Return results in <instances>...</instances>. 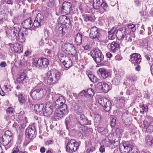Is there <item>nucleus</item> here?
Listing matches in <instances>:
<instances>
[{
  "instance_id": "nucleus-1",
  "label": "nucleus",
  "mask_w": 153,
  "mask_h": 153,
  "mask_svg": "<svg viewBox=\"0 0 153 153\" xmlns=\"http://www.w3.org/2000/svg\"><path fill=\"white\" fill-rule=\"evenodd\" d=\"M46 93L45 90L44 89L43 83H39L30 91V95L35 100H40L43 97Z\"/></svg>"
},
{
  "instance_id": "nucleus-2",
  "label": "nucleus",
  "mask_w": 153,
  "mask_h": 153,
  "mask_svg": "<svg viewBox=\"0 0 153 153\" xmlns=\"http://www.w3.org/2000/svg\"><path fill=\"white\" fill-rule=\"evenodd\" d=\"M60 73L55 69H52L47 72V81L49 85H53L60 79Z\"/></svg>"
},
{
  "instance_id": "nucleus-3",
  "label": "nucleus",
  "mask_w": 153,
  "mask_h": 153,
  "mask_svg": "<svg viewBox=\"0 0 153 153\" xmlns=\"http://www.w3.org/2000/svg\"><path fill=\"white\" fill-rule=\"evenodd\" d=\"M52 99L55 102V108H68L67 105L65 104V99L60 94H55L52 96Z\"/></svg>"
},
{
  "instance_id": "nucleus-4",
  "label": "nucleus",
  "mask_w": 153,
  "mask_h": 153,
  "mask_svg": "<svg viewBox=\"0 0 153 153\" xmlns=\"http://www.w3.org/2000/svg\"><path fill=\"white\" fill-rule=\"evenodd\" d=\"M61 11L62 14L72 15L76 13L77 9L72 5L71 3L65 1L62 4Z\"/></svg>"
},
{
  "instance_id": "nucleus-5",
  "label": "nucleus",
  "mask_w": 153,
  "mask_h": 153,
  "mask_svg": "<svg viewBox=\"0 0 153 153\" xmlns=\"http://www.w3.org/2000/svg\"><path fill=\"white\" fill-rule=\"evenodd\" d=\"M79 142H76L74 139H71L68 141L66 148L67 152L73 153L76 151L78 149L80 145Z\"/></svg>"
},
{
  "instance_id": "nucleus-6",
  "label": "nucleus",
  "mask_w": 153,
  "mask_h": 153,
  "mask_svg": "<svg viewBox=\"0 0 153 153\" xmlns=\"http://www.w3.org/2000/svg\"><path fill=\"white\" fill-rule=\"evenodd\" d=\"M134 145L129 142L120 144L119 149L121 153H130L135 149Z\"/></svg>"
},
{
  "instance_id": "nucleus-7",
  "label": "nucleus",
  "mask_w": 153,
  "mask_h": 153,
  "mask_svg": "<svg viewBox=\"0 0 153 153\" xmlns=\"http://www.w3.org/2000/svg\"><path fill=\"white\" fill-rule=\"evenodd\" d=\"M89 37L92 39L99 41L101 39L102 35L99 29L96 26L91 27L90 30Z\"/></svg>"
},
{
  "instance_id": "nucleus-8",
  "label": "nucleus",
  "mask_w": 153,
  "mask_h": 153,
  "mask_svg": "<svg viewBox=\"0 0 153 153\" xmlns=\"http://www.w3.org/2000/svg\"><path fill=\"white\" fill-rule=\"evenodd\" d=\"M16 26V25H15L13 27H11L10 29L6 30L7 36L9 38H10L12 40L16 39L18 33H19L20 30V28Z\"/></svg>"
},
{
  "instance_id": "nucleus-9",
  "label": "nucleus",
  "mask_w": 153,
  "mask_h": 153,
  "mask_svg": "<svg viewBox=\"0 0 153 153\" xmlns=\"http://www.w3.org/2000/svg\"><path fill=\"white\" fill-rule=\"evenodd\" d=\"M59 58L65 68H69L72 65V62L71 58L65 54L60 53L59 55Z\"/></svg>"
},
{
  "instance_id": "nucleus-10",
  "label": "nucleus",
  "mask_w": 153,
  "mask_h": 153,
  "mask_svg": "<svg viewBox=\"0 0 153 153\" xmlns=\"http://www.w3.org/2000/svg\"><path fill=\"white\" fill-rule=\"evenodd\" d=\"M36 128L33 124L29 126L26 129V136L30 140L34 139L36 136Z\"/></svg>"
},
{
  "instance_id": "nucleus-11",
  "label": "nucleus",
  "mask_w": 153,
  "mask_h": 153,
  "mask_svg": "<svg viewBox=\"0 0 153 153\" xmlns=\"http://www.w3.org/2000/svg\"><path fill=\"white\" fill-rule=\"evenodd\" d=\"M64 46L65 49L66 53L72 56H76L77 51L73 44L68 43L65 44Z\"/></svg>"
},
{
  "instance_id": "nucleus-12",
  "label": "nucleus",
  "mask_w": 153,
  "mask_h": 153,
  "mask_svg": "<svg viewBox=\"0 0 153 153\" xmlns=\"http://www.w3.org/2000/svg\"><path fill=\"white\" fill-rule=\"evenodd\" d=\"M13 139V137L8 136H7L2 135L0 138V142L2 144L5 146V148H8L12 145V141Z\"/></svg>"
},
{
  "instance_id": "nucleus-13",
  "label": "nucleus",
  "mask_w": 153,
  "mask_h": 153,
  "mask_svg": "<svg viewBox=\"0 0 153 153\" xmlns=\"http://www.w3.org/2000/svg\"><path fill=\"white\" fill-rule=\"evenodd\" d=\"M54 109V108L52 103L50 102H47L43 111V114L46 117L51 115Z\"/></svg>"
},
{
  "instance_id": "nucleus-14",
  "label": "nucleus",
  "mask_w": 153,
  "mask_h": 153,
  "mask_svg": "<svg viewBox=\"0 0 153 153\" xmlns=\"http://www.w3.org/2000/svg\"><path fill=\"white\" fill-rule=\"evenodd\" d=\"M54 113L55 115L60 118H62L68 112V108H56Z\"/></svg>"
},
{
  "instance_id": "nucleus-15",
  "label": "nucleus",
  "mask_w": 153,
  "mask_h": 153,
  "mask_svg": "<svg viewBox=\"0 0 153 153\" xmlns=\"http://www.w3.org/2000/svg\"><path fill=\"white\" fill-rule=\"evenodd\" d=\"M126 29L125 27L119 29L116 32L117 38L119 40L125 38L126 33Z\"/></svg>"
},
{
  "instance_id": "nucleus-16",
  "label": "nucleus",
  "mask_w": 153,
  "mask_h": 153,
  "mask_svg": "<svg viewBox=\"0 0 153 153\" xmlns=\"http://www.w3.org/2000/svg\"><path fill=\"white\" fill-rule=\"evenodd\" d=\"M77 120L79 123L82 126L90 125L91 124V121H89L84 114H82L81 116H78Z\"/></svg>"
},
{
  "instance_id": "nucleus-17",
  "label": "nucleus",
  "mask_w": 153,
  "mask_h": 153,
  "mask_svg": "<svg viewBox=\"0 0 153 153\" xmlns=\"http://www.w3.org/2000/svg\"><path fill=\"white\" fill-rule=\"evenodd\" d=\"M141 58L140 54L134 53L131 55L129 60L132 63L139 64L141 61Z\"/></svg>"
},
{
  "instance_id": "nucleus-18",
  "label": "nucleus",
  "mask_w": 153,
  "mask_h": 153,
  "mask_svg": "<svg viewBox=\"0 0 153 153\" xmlns=\"http://www.w3.org/2000/svg\"><path fill=\"white\" fill-rule=\"evenodd\" d=\"M9 46L11 48V51L16 53H20L22 51V46L21 44H13L11 43H9Z\"/></svg>"
},
{
  "instance_id": "nucleus-19",
  "label": "nucleus",
  "mask_w": 153,
  "mask_h": 153,
  "mask_svg": "<svg viewBox=\"0 0 153 153\" xmlns=\"http://www.w3.org/2000/svg\"><path fill=\"white\" fill-rule=\"evenodd\" d=\"M97 85L102 90V91L105 93L107 92L111 89V86H109L107 84L104 82H98Z\"/></svg>"
},
{
  "instance_id": "nucleus-20",
  "label": "nucleus",
  "mask_w": 153,
  "mask_h": 153,
  "mask_svg": "<svg viewBox=\"0 0 153 153\" xmlns=\"http://www.w3.org/2000/svg\"><path fill=\"white\" fill-rule=\"evenodd\" d=\"M75 119L72 116L70 115L66 118L65 120V124L67 129L73 126L74 124Z\"/></svg>"
},
{
  "instance_id": "nucleus-21",
  "label": "nucleus",
  "mask_w": 153,
  "mask_h": 153,
  "mask_svg": "<svg viewBox=\"0 0 153 153\" xmlns=\"http://www.w3.org/2000/svg\"><path fill=\"white\" fill-rule=\"evenodd\" d=\"M60 23L67 27L70 26L71 24V21L70 18L65 16H62L59 18Z\"/></svg>"
},
{
  "instance_id": "nucleus-22",
  "label": "nucleus",
  "mask_w": 153,
  "mask_h": 153,
  "mask_svg": "<svg viewBox=\"0 0 153 153\" xmlns=\"http://www.w3.org/2000/svg\"><path fill=\"white\" fill-rule=\"evenodd\" d=\"M33 22L31 18L25 20L22 23L23 27L26 29L30 28L33 26Z\"/></svg>"
},
{
  "instance_id": "nucleus-23",
  "label": "nucleus",
  "mask_w": 153,
  "mask_h": 153,
  "mask_svg": "<svg viewBox=\"0 0 153 153\" xmlns=\"http://www.w3.org/2000/svg\"><path fill=\"white\" fill-rule=\"evenodd\" d=\"M85 36L83 35L78 33L76 36L75 39L76 45H81L82 43V39Z\"/></svg>"
},
{
  "instance_id": "nucleus-24",
  "label": "nucleus",
  "mask_w": 153,
  "mask_h": 153,
  "mask_svg": "<svg viewBox=\"0 0 153 153\" xmlns=\"http://www.w3.org/2000/svg\"><path fill=\"white\" fill-rule=\"evenodd\" d=\"M101 77L103 79H105L110 75V73L104 68H100L99 69Z\"/></svg>"
},
{
  "instance_id": "nucleus-25",
  "label": "nucleus",
  "mask_w": 153,
  "mask_h": 153,
  "mask_svg": "<svg viewBox=\"0 0 153 153\" xmlns=\"http://www.w3.org/2000/svg\"><path fill=\"white\" fill-rule=\"evenodd\" d=\"M42 62L41 57L36 58L34 60L33 65L35 67L39 69H42Z\"/></svg>"
},
{
  "instance_id": "nucleus-26",
  "label": "nucleus",
  "mask_w": 153,
  "mask_h": 153,
  "mask_svg": "<svg viewBox=\"0 0 153 153\" xmlns=\"http://www.w3.org/2000/svg\"><path fill=\"white\" fill-rule=\"evenodd\" d=\"M116 31V28L115 27H113L111 30L108 32V38L110 40L114 39L115 37H117Z\"/></svg>"
},
{
  "instance_id": "nucleus-27",
  "label": "nucleus",
  "mask_w": 153,
  "mask_h": 153,
  "mask_svg": "<svg viewBox=\"0 0 153 153\" xmlns=\"http://www.w3.org/2000/svg\"><path fill=\"white\" fill-rule=\"evenodd\" d=\"M19 33H18L17 38L16 39H18L19 42L21 43L24 42H25L26 40L25 36L20 30Z\"/></svg>"
},
{
  "instance_id": "nucleus-28",
  "label": "nucleus",
  "mask_w": 153,
  "mask_h": 153,
  "mask_svg": "<svg viewBox=\"0 0 153 153\" xmlns=\"http://www.w3.org/2000/svg\"><path fill=\"white\" fill-rule=\"evenodd\" d=\"M91 56L93 59L98 55H100L102 53V52L98 48L93 49L91 52ZM101 56V55H100Z\"/></svg>"
},
{
  "instance_id": "nucleus-29",
  "label": "nucleus",
  "mask_w": 153,
  "mask_h": 153,
  "mask_svg": "<svg viewBox=\"0 0 153 153\" xmlns=\"http://www.w3.org/2000/svg\"><path fill=\"white\" fill-rule=\"evenodd\" d=\"M109 44H108V46L113 52H115L116 50L118 49L120 46L119 44L115 42H112L110 46Z\"/></svg>"
},
{
  "instance_id": "nucleus-30",
  "label": "nucleus",
  "mask_w": 153,
  "mask_h": 153,
  "mask_svg": "<svg viewBox=\"0 0 153 153\" xmlns=\"http://www.w3.org/2000/svg\"><path fill=\"white\" fill-rule=\"evenodd\" d=\"M102 8V10H99V12L101 13H102L105 12L107 11L108 10V5L107 3H106L105 1L102 0V3L101 5H100V8L101 9Z\"/></svg>"
},
{
  "instance_id": "nucleus-31",
  "label": "nucleus",
  "mask_w": 153,
  "mask_h": 153,
  "mask_svg": "<svg viewBox=\"0 0 153 153\" xmlns=\"http://www.w3.org/2000/svg\"><path fill=\"white\" fill-rule=\"evenodd\" d=\"M26 74L24 71L20 73L19 76L16 79L17 81L19 83H22L26 78Z\"/></svg>"
},
{
  "instance_id": "nucleus-32",
  "label": "nucleus",
  "mask_w": 153,
  "mask_h": 153,
  "mask_svg": "<svg viewBox=\"0 0 153 153\" xmlns=\"http://www.w3.org/2000/svg\"><path fill=\"white\" fill-rule=\"evenodd\" d=\"M19 122L21 124L23 125H25L27 123V118L24 115H20L18 117Z\"/></svg>"
},
{
  "instance_id": "nucleus-33",
  "label": "nucleus",
  "mask_w": 153,
  "mask_h": 153,
  "mask_svg": "<svg viewBox=\"0 0 153 153\" xmlns=\"http://www.w3.org/2000/svg\"><path fill=\"white\" fill-rule=\"evenodd\" d=\"M41 60H42V69L47 67L49 65L48 59L45 58L41 57Z\"/></svg>"
},
{
  "instance_id": "nucleus-34",
  "label": "nucleus",
  "mask_w": 153,
  "mask_h": 153,
  "mask_svg": "<svg viewBox=\"0 0 153 153\" xmlns=\"http://www.w3.org/2000/svg\"><path fill=\"white\" fill-rule=\"evenodd\" d=\"M145 142L148 146H151L153 144V138L150 136L147 135L145 137Z\"/></svg>"
},
{
  "instance_id": "nucleus-35",
  "label": "nucleus",
  "mask_w": 153,
  "mask_h": 153,
  "mask_svg": "<svg viewBox=\"0 0 153 153\" xmlns=\"http://www.w3.org/2000/svg\"><path fill=\"white\" fill-rule=\"evenodd\" d=\"M111 102L108 100V101L107 102H105L104 104V105L102 106L104 108L105 110L106 111H109L111 108Z\"/></svg>"
},
{
  "instance_id": "nucleus-36",
  "label": "nucleus",
  "mask_w": 153,
  "mask_h": 153,
  "mask_svg": "<svg viewBox=\"0 0 153 153\" xmlns=\"http://www.w3.org/2000/svg\"><path fill=\"white\" fill-rule=\"evenodd\" d=\"M135 35L134 32H130L129 34H127L125 37L128 42H131L133 39L135 37Z\"/></svg>"
},
{
  "instance_id": "nucleus-37",
  "label": "nucleus",
  "mask_w": 153,
  "mask_h": 153,
  "mask_svg": "<svg viewBox=\"0 0 153 153\" xmlns=\"http://www.w3.org/2000/svg\"><path fill=\"white\" fill-rule=\"evenodd\" d=\"M93 7L95 9L98 10L100 8V0H93Z\"/></svg>"
},
{
  "instance_id": "nucleus-38",
  "label": "nucleus",
  "mask_w": 153,
  "mask_h": 153,
  "mask_svg": "<svg viewBox=\"0 0 153 153\" xmlns=\"http://www.w3.org/2000/svg\"><path fill=\"white\" fill-rule=\"evenodd\" d=\"M101 56L100 55H98L95 58H93L94 60L96 62V63H99L103 61L104 59V55L102 54H100Z\"/></svg>"
},
{
  "instance_id": "nucleus-39",
  "label": "nucleus",
  "mask_w": 153,
  "mask_h": 153,
  "mask_svg": "<svg viewBox=\"0 0 153 153\" xmlns=\"http://www.w3.org/2000/svg\"><path fill=\"white\" fill-rule=\"evenodd\" d=\"M43 105L42 104L41 105H36L34 106V110L37 112H40L41 111L43 112Z\"/></svg>"
},
{
  "instance_id": "nucleus-40",
  "label": "nucleus",
  "mask_w": 153,
  "mask_h": 153,
  "mask_svg": "<svg viewBox=\"0 0 153 153\" xmlns=\"http://www.w3.org/2000/svg\"><path fill=\"white\" fill-rule=\"evenodd\" d=\"M136 90L135 86L133 85L131 87H130L126 91V93L128 95H130L134 94V92Z\"/></svg>"
},
{
  "instance_id": "nucleus-41",
  "label": "nucleus",
  "mask_w": 153,
  "mask_h": 153,
  "mask_svg": "<svg viewBox=\"0 0 153 153\" xmlns=\"http://www.w3.org/2000/svg\"><path fill=\"white\" fill-rule=\"evenodd\" d=\"M90 80L94 83H96L98 81L97 78L93 74H90L88 75Z\"/></svg>"
},
{
  "instance_id": "nucleus-42",
  "label": "nucleus",
  "mask_w": 153,
  "mask_h": 153,
  "mask_svg": "<svg viewBox=\"0 0 153 153\" xmlns=\"http://www.w3.org/2000/svg\"><path fill=\"white\" fill-rule=\"evenodd\" d=\"M87 127L85 126H82L80 127L79 131L80 132V136L83 134H86L87 132Z\"/></svg>"
},
{
  "instance_id": "nucleus-43",
  "label": "nucleus",
  "mask_w": 153,
  "mask_h": 153,
  "mask_svg": "<svg viewBox=\"0 0 153 153\" xmlns=\"http://www.w3.org/2000/svg\"><path fill=\"white\" fill-rule=\"evenodd\" d=\"M108 101V99L105 98H101L99 99L98 100V102L102 106L104 105V104L105 102H107Z\"/></svg>"
},
{
  "instance_id": "nucleus-44",
  "label": "nucleus",
  "mask_w": 153,
  "mask_h": 153,
  "mask_svg": "<svg viewBox=\"0 0 153 153\" xmlns=\"http://www.w3.org/2000/svg\"><path fill=\"white\" fill-rule=\"evenodd\" d=\"M36 19V20L39 21V22L41 23L42 21H43L44 19V16L43 14L42 13H39L37 14Z\"/></svg>"
},
{
  "instance_id": "nucleus-45",
  "label": "nucleus",
  "mask_w": 153,
  "mask_h": 153,
  "mask_svg": "<svg viewBox=\"0 0 153 153\" xmlns=\"http://www.w3.org/2000/svg\"><path fill=\"white\" fill-rule=\"evenodd\" d=\"M19 100L20 102L22 104L23 103H25V98L22 94H19L18 95Z\"/></svg>"
},
{
  "instance_id": "nucleus-46",
  "label": "nucleus",
  "mask_w": 153,
  "mask_h": 153,
  "mask_svg": "<svg viewBox=\"0 0 153 153\" xmlns=\"http://www.w3.org/2000/svg\"><path fill=\"white\" fill-rule=\"evenodd\" d=\"M94 121L96 123H98L100 122L101 119V116L98 114H95L94 116Z\"/></svg>"
},
{
  "instance_id": "nucleus-47",
  "label": "nucleus",
  "mask_w": 153,
  "mask_h": 153,
  "mask_svg": "<svg viewBox=\"0 0 153 153\" xmlns=\"http://www.w3.org/2000/svg\"><path fill=\"white\" fill-rule=\"evenodd\" d=\"M84 19L85 21H91L93 20V17L88 15H86L84 16Z\"/></svg>"
},
{
  "instance_id": "nucleus-48",
  "label": "nucleus",
  "mask_w": 153,
  "mask_h": 153,
  "mask_svg": "<svg viewBox=\"0 0 153 153\" xmlns=\"http://www.w3.org/2000/svg\"><path fill=\"white\" fill-rule=\"evenodd\" d=\"M141 108V109L140 111V113L143 114L144 112H146L148 111V107L146 105H143Z\"/></svg>"
},
{
  "instance_id": "nucleus-49",
  "label": "nucleus",
  "mask_w": 153,
  "mask_h": 153,
  "mask_svg": "<svg viewBox=\"0 0 153 153\" xmlns=\"http://www.w3.org/2000/svg\"><path fill=\"white\" fill-rule=\"evenodd\" d=\"M151 119L152 120V121L153 118H151ZM147 128L148 130H150V132L153 131V121H152L150 122Z\"/></svg>"
},
{
  "instance_id": "nucleus-50",
  "label": "nucleus",
  "mask_w": 153,
  "mask_h": 153,
  "mask_svg": "<svg viewBox=\"0 0 153 153\" xmlns=\"http://www.w3.org/2000/svg\"><path fill=\"white\" fill-rule=\"evenodd\" d=\"M121 79V76L120 75L118 74L116 75L115 78V80L117 83H119L120 82Z\"/></svg>"
},
{
  "instance_id": "nucleus-51",
  "label": "nucleus",
  "mask_w": 153,
  "mask_h": 153,
  "mask_svg": "<svg viewBox=\"0 0 153 153\" xmlns=\"http://www.w3.org/2000/svg\"><path fill=\"white\" fill-rule=\"evenodd\" d=\"M46 39L45 38H42L39 42V45L40 46H43L45 43Z\"/></svg>"
},
{
  "instance_id": "nucleus-52",
  "label": "nucleus",
  "mask_w": 153,
  "mask_h": 153,
  "mask_svg": "<svg viewBox=\"0 0 153 153\" xmlns=\"http://www.w3.org/2000/svg\"><path fill=\"white\" fill-rule=\"evenodd\" d=\"M95 149V147L94 146H91L88 148L87 150V152L88 153L92 152L94 151Z\"/></svg>"
},
{
  "instance_id": "nucleus-53",
  "label": "nucleus",
  "mask_w": 153,
  "mask_h": 153,
  "mask_svg": "<svg viewBox=\"0 0 153 153\" xmlns=\"http://www.w3.org/2000/svg\"><path fill=\"white\" fill-rule=\"evenodd\" d=\"M3 135H5V136H8L13 137V134L9 130L6 131Z\"/></svg>"
},
{
  "instance_id": "nucleus-54",
  "label": "nucleus",
  "mask_w": 153,
  "mask_h": 153,
  "mask_svg": "<svg viewBox=\"0 0 153 153\" xmlns=\"http://www.w3.org/2000/svg\"><path fill=\"white\" fill-rule=\"evenodd\" d=\"M36 20V19H35L34 21L33 24V25L35 27L40 26L41 23V22H39V21H37Z\"/></svg>"
},
{
  "instance_id": "nucleus-55",
  "label": "nucleus",
  "mask_w": 153,
  "mask_h": 153,
  "mask_svg": "<svg viewBox=\"0 0 153 153\" xmlns=\"http://www.w3.org/2000/svg\"><path fill=\"white\" fill-rule=\"evenodd\" d=\"M86 93L89 96H93L94 95V93L93 92V90L91 88L88 89L86 91Z\"/></svg>"
},
{
  "instance_id": "nucleus-56",
  "label": "nucleus",
  "mask_w": 153,
  "mask_h": 153,
  "mask_svg": "<svg viewBox=\"0 0 153 153\" xmlns=\"http://www.w3.org/2000/svg\"><path fill=\"white\" fill-rule=\"evenodd\" d=\"M129 79L130 81L131 82H134L137 80V77L135 75L133 76H130L129 78Z\"/></svg>"
},
{
  "instance_id": "nucleus-57",
  "label": "nucleus",
  "mask_w": 153,
  "mask_h": 153,
  "mask_svg": "<svg viewBox=\"0 0 153 153\" xmlns=\"http://www.w3.org/2000/svg\"><path fill=\"white\" fill-rule=\"evenodd\" d=\"M66 30L65 28H63L61 32V33H60L58 35V36L60 37L65 35L66 33V32H65Z\"/></svg>"
},
{
  "instance_id": "nucleus-58",
  "label": "nucleus",
  "mask_w": 153,
  "mask_h": 153,
  "mask_svg": "<svg viewBox=\"0 0 153 153\" xmlns=\"http://www.w3.org/2000/svg\"><path fill=\"white\" fill-rule=\"evenodd\" d=\"M82 112L83 111L82 109L80 107H79L77 109L76 113L79 115V116H81L82 114H83L82 113Z\"/></svg>"
},
{
  "instance_id": "nucleus-59",
  "label": "nucleus",
  "mask_w": 153,
  "mask_h": 153,
  "mask_svg": "<svg viewBox=\"0 0 153 153\" xmlns=\"http://www.w3.org/2000/svg\"><path fill=\"white\" fill-rule=\"evenodd\" d=\"M28 103L30 107L32 109H33V108H34V106L35 105L33 102L29 100L28 101Z\"/></svg>"
},
{
  "instance_id": "nucleus-60",
  "label": "nucleus",
  "mask_w": 153,
  "mask_h": 153,
  "mask_svg": "<svg viewBox=\"0 0 153 153\" xmlns=\"http://www.w3.org/2000/svg\"><path fill=\"white\" fill-rule=\"evenodd\" d=\"M116 120L115 119L113 118L111 122L110 125L112 127H114L116 124Z\"/></svg>"
},
{
  "instance_id": "nucleus-61",
  "label": "nucleus",
  "mask_w": 153,
  "mask_h": 153,
  "mask_svg": "<svg viewBox=\"0 0 153 153\" xmlns=\"http://www.w3.org/2000/svg\"><path fill=\"white\" fill-rule=\"evenodd\" d=\"M14 111V108L12 107H9L7 110V112L9 114H12Z\"/></svg>"
},
{
  "instance_id": "nucleus-62",
  "label": "nucleus",
  "mask_w": 153,
  "mask_h": 153,
  "mask_svg": "<svg viewBox=\"0 0 153 153\" xmlns=\"http://www.w3.org/2000/svg\"><path fill=\"white\" fill-rule=\"evenodd\" d=\"M12 151V153H17L18 152H19L18 147L17 146L16 147L14 148Z\"/></svg>"
},
{
  "instance_id": "nucleus-63",
  "label": "nucleus",
  "mask_w": 153,
  "mask_h": 153,
  "mask_svg": "<svg viewBox=\"0 0 153 153\" xmlns=\"http://www.w3.org/2000/svg\"><path fill=\"white\" fill-rule=\"evenodd\" d=\"M100 152L101 153H103L105 152V147L104 146H101L99 149Z\"/></svg>"
},
{
  "instance_id": "nucleus-64",
  "label": "nucleus",
  "mask_w": 153,
  "mask_h": 153,
  "mask_svg": "<svg viewBox=\"0 0 153 153\" xmlns=\"http://www.w3.org/2000/svg\"><path fill=\"white\" fill-rule=\"evenodd\" d=\"M87 94L86 92L84 90H83L81 92H80L78 94L79 95L83 96H85Z\"/></svg>"
}]
</instances>
